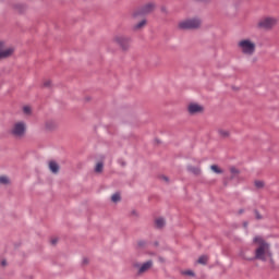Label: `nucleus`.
Here are the masks:
<instances>
[{"mask_svg":"<svg viewBox=\"0 0 279 279\" xmlns=\"http://www.w3.org/2000/svg\"><path fill=\"white\" fill-rule=\"evenodd\" d=\"M253 243L256 245L254 257L256 260H263L264 263L270 260V263H274L270 245L263 239V236L256 235L253 239Z\"/></svg>","mask_w":279,"mask_h":279,"instance_id":"1","label":"nucleus"},{"mask_svg":"<svg viewBox=\"0 0 279 279\" xmlns=\"http://www.w3.org/2000/svg\"><path fill=\"white\" fill-rule=\"evenodd\" d=\"M238 49L243 56H247L250 58L256 53V40L250 37L242 38L238 41Z\"/></svg>","mask_w":279,"mask_h":279,"instance_id":"2","label":"nucleus"},{"mask_svg":"<svg viewBox=\"0 0 279 279\" xmlns=\"http://www.w3.org/2000/svg\"><path fill=\"white\" fill-rule=\"evenodd\" d=\"M10 134L13 138H25L27 134V122L25 120H16L12 123Z\"/></svg>","mask_w":279,"mask_h":279,"instance_id":"3","label":"nucleus"},{"mask_svg":"<svg viewBox=\"0 0 279 279\" xmlns=\"http://www.w3.org/2000/svg\"><path fill=\"white\" fill-rule=\"evenodd\" d=\"M111 43H113L114 45H119L122 51H128V49H130L132 39L125 35H116L113 36Z\"/></svg>","mask_w":279,"mask_h":279,"instance_id":"4","label":"nucleus"},{"mask_svg":"<svg viewBox=\"0 0 279 279\" xmlns=\"http://www.w3.org/2000/svg\"><path fill=\"white\" fill-rule=\"evenodd\" d=\"M202 27V21L199 19L184 20L179 23L180 29H199Z\"/></svg>","mask_w":279,"mask_h":279,"instance_id":"5","label":"nucleus"},{"mask_svg":"<svg viewBox=\"0 0 279 279\" xmlns=\"http://www.w3.org/2000/svg\"><path fill=\"white\" fill-rule=\"evenodd\" d=\"M14 54V47L8 46L5 41L0 40V60H5V58H12Z\"/></svg>","mask_w":279,"mask_h":279,"instance_id":"6","label":"nucleus"},{"mask_svg":"<svg viewBox=\"0 0 279 279\" xmlns=\"http://www.w3.org/2000/svg\"><path fill=\"white\" fill-rule=\"evenodd\" d=\"M278 20L276 17H264L258 21L257 27L260 29H271V27L276 26Z\"/></svg>","mask_w":279,"mask_h":279,"instance_id":"7","label":"nucleus"},{"mask_svg":"<svg viewBox=\"0 0 279 279\" xmlns=\"http://www.w3.org/2000/svg\"><path fill=\"white\" fill-rule=\"evenodd\" d=\"M187 112L192 116L202 114L204 112V106L196 102H191L187 105Z\"/></svg>","mask_w":279,"mask_h":279,"instance_id":"8","label":"nucleus"},{"mask_svg":"<svg viewBox=\"0 0 279 279\" xmlns=\"http://www.w3.org/2000/svg\"><path fill=\"white\" fill-rule=\"evenodd\" d=\"M153 266H154V262L151 260H148L142 265L135 264V267L138 269L137 274H145L149 271V269H151Z\"/></svg>","mask_w":279,"mask_h":279,"instance_id":"9","label":"nucleus"},{"mask_svg":"<svg viewBox=\"0 0 279 279\" xmlns=\"http://www.w3.org/2000/svg\"><path fill=\"white\" fill-rule=\"evenodd\" d=\"M0 184L1 186H10L12 184V181L9 179L8 175H0Z\"/></svg>","mask_w":279,"mask_h":279,"instance_id":"10","label":"nucleus"},{"mask_svg":"<svg viewBox=\"0 0 279 279\" xmlns=\"http://www.w3.org/2000/svg\"><path fill=\"white\" fill-rule=\"evenodd\" d=\"M49 169L52 173H58L60 171V166H58V162L56 161H50Z\"/></svg>","mask_w":279,"mask_h":279,"instance_id":"11","label":"nucleus"},{"mask_svg":"<svg viewBox=\"0 0 279 279\" xmlns=\"http://www.w3.org/2000/svg\"><path fill=\"white\" fill-rule=\"evenodd\" d=\"M154 8H156L154 5V3H148V4L144 5L142 12H143V14H149V12L154 11Z\"/></svg>","mask_w":279,"mask_h":279,"instance_id":"12","label":"nucleus"},{"mask_svg":"<svg viewBox=\"0 0 279 279\" xmlns=\"http://www.w3.org/2000/svg\"><path fill=\"white\" fill-rule=\"evenodd\" d=\"M165 218H157L155 220V226L156 228H165Z\"/></svg>","mask_w":279,"mask_h":279,"instance_id":"13","label":"nucleus"},{"mask_svg":"<svg viewBox=\"0 0 279 279\" xmlns=\"http://www.w3.org/2000/svg\"><path fill=\"white\" fill-rule=\"evenodd\" d=\"M197 263H198L199 265H206V263H208V256H206V255L201 256V257L198 258Z\"/></svg>","mask_w":279,"mask_h":279,"instance_id":"14","label":"nucleus"},{"mask_svg":"<svg viewBox=\"0 0 279 279\" xmlns=\"http://www.w3.org/2000/svg\"><path fill=\"white\" fill-rule=\"evenodd\" d=\"M111 202H113L114 204H117V202H121V194L116 193L111 196Z\"/></svg>","mask_w":279,"mask_h":279,"instance_id":"15","label":"nucleus"},{"mask_svg":"<svg viewBox=\"0 0 279 279\" xmlns=\"http://www.w3.org/2000/svg\"><path fill=\"white\" fill-rule=\"evenodd\" d=\"M210 169H211V171H213L214 173H223V171L221 170V168H219V166H217V165H213V166L210 167Z\"/></svg>","mask_w":279,"mask_h":279,"instance_id":"16","label":"nucleus"},{"mask_svg":"<svg viewBox=\"0 0 279 279\" xmlns=\"http://www.w3.org/2000/svg\"><path fill=\"white\" fill-rule=\"evenodd\" d=\"M95 171H96V173H101V171H104V163L102 162H98L96 165Z\"/></svg>","mask_w":279,"mask_h":279,"instance_id":"17","label":"nucleus"},{"mask_svg":"<svg viewBox=\"0 0 279 279\" xmlns=\"http://www.w3.org/2000/svg\"><path fill=\"white\" fill-rule=\"evenodd\" d=\"M146 24H147V22L145 20H143L142 22H140L138 24H136L134 26V29H142V27H145Z\"/></svg>","mask_w":279,"mask_h":279,"instance_id":"18","label":"nucleus"},{"mask_svg":"<svg viewBox=\"0 0 279 279\" xmlns=\"http://www.w3.org/2000/svg\"><path fill=\"white\" fill-rule=\"evenodd\" d=\"M189 171H191V173H194L195 175H199V168L190 166Z\"/></svg>","mask_w":279,"mask_h":279,"instance_id":"19","label":"nucleus"},{"mask_svg":"<svg viewBox=\"0 0 279 279\" xmlns=\"http://www.w3.org/2000/svg\"><path fill=\"white\" fill-rule=\"evenodd\" d=\"M23 112H24V114H27V116L32 114V107L24 106L23 107Z\"/></svg>","mask_w":279,"mask_h":279,"instance_id":"20","label":"nucleus"},{"mask_svg":"<svg viewBox=\"0 0 279 279\" xmlns=\"http://www.w3.org/2000/svg\"><path fill=\"white\" fill-rule=\"evenodd\" d=\"M218 134H219L220 136L226 137V136H229V135H230V132H228L227 130L220 129V130L218 131Z\"/></svg>","mask_w":279,"mask_h":279,"instance_id":"21","label":"nucleus"},{"mask_svg":"<svg viewBox=\"0 0 279 279\" xmlns=\"http://www.w3.org/2000/svg\"><path fill=\"white\" fill-rule=\"evenodd\" d=\"M255 186L256 189H263V186H265V182L257 180L255 181Z\"/></svg>","mask_w":279,"mask_h":279,"instance_id":"22","label":"nucleus"},{"mask_svg":"<svg viewBox=\"0 0 279 279\" xmlns=\"http://www.w3.org/2000/svg\"><path fill=\"white\" fill-rule=\"evenodd\" d=\"M182 274L183 276H195V272H193V270H184Z\"/></svg>","mask_w":279,"mask_h":279,"instance_id":"23","label":"nucleus"},{"mask_svg":"<svg viewBox=\"0 0 279 279\" xmlns=\"http://www.w3.org/2000/svg\"><path fill=\"white\" fill-rule=\"evenodd\" d=\"M230 172L233 174V175H239V169L232 167L230 168Z\"/></svg>","mask_w":279,"mask_h":279,"instance_id":"24","label":"nucleus"},{"mask_svg":"<svg viewBox=\"0 0 279 279\" xmlns=\"http://www.w3.org/2000/svg\"><path fill=\"white\" fill-rule=\"evenodd\" d=\"M44 86L46 87V88H49V86H51V81H45L44 82Z\"/></svg>","mask_w":279,"mask_h":279,"instance_id":"25","label":"nucleus"},{"mask_svg":"<svg viewBox=\"0 0 279 279\" xmlns=\"http://www.w3.org/2000/svg\"><path fill=\"white\" fill-rule=\"evenodd\" d=\"M255 218H256V219H263V216H260V214H258V213L255 210Z\"/></svg>","mask_w":279,"mask_h":279,"instance_id":"26","label":"nucleus"},{"mask_svg":"<svg viewBox=\"0 0 279 279\" xmlns=\"http://www.w3.org/2000/svg\"><path fill=\"white\" fill-rule=\"evenodd\" d=\"M56 243H58V239H57V238H52V239H51V244H52V245H56Z\"/></svg>","mask_w":279,"mask_h":279,"instance_id":"27","label":"nucleus"},{"mask_svg":"<svg viewBox=\"0 0 279 279\" xmlns=\"http://www.w3.org/2000/svg\"><path fill=\"white\" fill-rule=\"evenodd\" d=\"M161 180H163V182H169V178L167 177H161Z\"/></svg>","mask_w":279,"mask_h":279,"instance_id":"28","label":"nucleus"},{"mask_svg":"<svg viewBox=\"0 0 279 279\" xmlns=\"http://www.w3.org/2000/svg\"><path fill=\"white\" fill-rule=\"evenodd\" d=\"M1 265L2 267H5V260H2Z\"/></svg>","mask_w":279,"mask_h":279,"instance_id":"29","label":"nucleus"},{"mask_svg":"<svg viewBox=\"0 0 279 279\" xmlns=\"http://www.w3.org/2000/svg\"><path fill=\"white\" fill-rule=\"evenodd\" d=\"M239 214L242 215V214H243V210H240Z\"/></svg>","mask_w":279,"mask_h":279,"instance_id":"30","label":"nucleus"}]
</instances>
